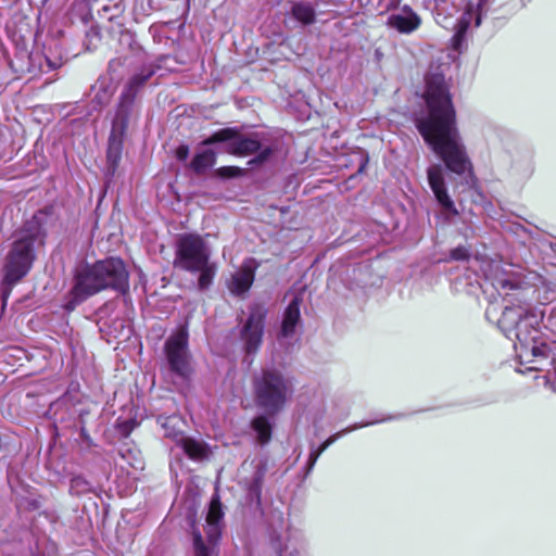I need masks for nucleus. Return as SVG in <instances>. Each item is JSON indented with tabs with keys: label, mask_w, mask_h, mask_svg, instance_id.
Segmentation results:
<instances>
[{
	"label": "nucleus",
	"mask_w": 556,
	"mask_h": 556,
	"mask_svg": "<svg viewBox=\"0 0 556 556\" xmlns=\"http://www.w3.org/2000/svg\"><path fill=\"white\" fill-rule=\"evenodd\" d=\"M267 313V308L258 303L249 308V316L240 330L243 350L249 355L256 354L262 346Z\"/></svg>",
	"instance_id": "nucleus-8"
},
{
	"label": "nucleus",
	"mask_w": 556,
	"mask_h": 556,
	"mask_svg": "<svg viewBox=\"0 0 556 556\" xmlns=\"http://www.w3.org/2000/svg\"><path fill=\"white\" fill-rule=\"evenodd\" d=\"M402 11L405 13V15H410V14H417L409 5L405 4L403 8H402Z\"/></svg>",
	"instance_id": "nucleus-36"
},
{
	"label": "nucleus",
	"mask_w": 556,
	"mask_h": 556,
	"mask_svg": "<svg viewBox=\"0 0 556 556\" xmlns=\"http://www.w3.org/2000/svg\"><path fill=\"white\" fill-rule=\"evenodd\" d=\"M102 10H103V11H108V10H109V8H108L106 5H103Z\"/></svg>",
	"instance_id": "nucleus-39"
},
{
	"label": "nucleus",
	"mask_w": 556,
	"mask_h": 556,
	"mask_svg": "<svg viewBox=\"0 0 556 556\" xmlns=\"http://www.w3.org/2000/svg\"><path fill=\"white\" fill-rule=\"evenodd\" d=\"M275 149L271 147H265L263 148L261 146V150H258L255 155V157L251 159L248 164L250 166L261 165L264 164L269 160V157L274 154Z\"/></svg>",
	"instance_id": "nucleus-29"
},
{
	"label": "nucleus",
	"mask_w": 556,
	"mask_h": 556,
	"mask_svg": "<svg viewBox=\"0 0 556 556\" xmlns=\"http://www.w3.org/2000/svg\"><path fill=\"white\" fill-rule=\"evenodd\" d=\"M216 175L220 178H235L244 175V169L238 166H222L216 169Z\"/></svg>",
	"instance_id": "nucleus-31"
},
{
	"label": "nucleus",
	"mask_w": 556,
	"mask_h": 556,
	"mask_svg": "<svg viewBox=\"0 0 556 556\" xmlns=\"http://www.w3.org/2000/svg\"><path fill=\"white\" fill-rule=\"evenodd\" d=\"M301 304L302 296L298 294L294 295L286 307L279 331L281 338H290L295 333L296 326L301 320Z\"/></svg>",
	"instance_id": "nucleus-14"
},
{
	"label": "nucleus",
	"mask_w": 556,
	"mask_h": 556,
	"mask_svg": "<svg viewBox=\"0 0 556 556\" xmlns=\"http://www.w3.org/2000/svg\"><path fill=\"white\" fill-rule=\"evenodd\" d=\"M254 269L243 266L233 277L231 281V292L241 295L250 290L254 281Z\"/></svg>",
	"instance_id": "nucleus-18"
},
{
	"label": "nucleus",
	"mask_w": 556,
	"mask_h": 556,
	"mask_svg": "<svg viewBox=\"0 0 556 556\" xmlns=\"http://www.w3.org/2000/svg\"><path fill=\"white\" fill-rule=\"evenodd\" d=\"M173 265L191 274L199 273L198 288L201 291L207 290L216 276V266L210 262L206 243L198 233L178 237Z\"/></svg>",
	"instance_id": "nucleus-3"
},
{
	"label": "nucleus",
	"mask_w": 556,
	"mask_h": 556,
	"mask_svg": "<svg viewBox=\"0 0 556 556\" xmlns=\"http://www.w3.org/2000/svg\"><path fill=\"white\" fill-rule=\"evenodd\" d=\"M157 422L164 429V435L169 438L177 443L185 437L182 429L179 427L180 418L176 415L172 416H160Z\"/></svg>",
	"instance_id": "nucleus-21"
},
{
	"label": "nucleus",
	"mask_w": 556,
	"mask_h": 556,
	"mask_svg": "<svg viewBox=\"0 0 556 556\" xmlns=\"http://www.w3.org/2000/svg\"><path fill=\"white\" fill-rule=\"evenodd\" d=\"M424 100L426 115L415 119L416 129L446 169L458 176L468 174V184L475 187L478 179L465 147L458 142L457 113L443 76L427 80Z\"/></svg>",
	"instance_id": "nucleus-1"
},
{
	"label": "nucleus",
	"mask_w": 556,
	"mask_h": 556,
	"mask_svg": "<svg viewBox=\"0 0 556 556\" xmlns=\"http://www.w3.org/2000/svg\"><path fill=\"white\" fill-rule=\"evenodd\" d=\"M220 142H227L226 152L235 156H248L261 150V141L256 134L244 136L237 127L218 129L202 140L200 146H213Z\"/></svg>",
	"instance_id": "nucleus-6"
},
{
	"label": "nucleus",
	"mask_w": 556,
	"mask_h": 556,
	"mask_svg": "<svg viewBox=\"0 0 556 556\" xmlns=\"http://www.w3.org/2000/svg\"><path fill=\"white\" fill-rule=\"evenodd\" d=\"M523 350V353L521 355L522 356H526L528 357V353L530 352V354L532 355V359H529L528 362L531 363L532 365L529 367L530 370H542V366H541V363L543 361H546L548 357H549V354H551V348L548 344L542 342L540 343L539 345L536 344V340H534V342H531L529 345H528V349H522Z\"/></svg>",
	"instance_id": "nucleus-17"
},
{
	"label": "nucleus",
	"mask_w": 556,
	"mask_h": 556,
	"mask_svg": "<svg viewBox=\"0 0 556 556\" xmlns=\"http://www.w3.org/2000/svg\"><path fill=\"white\" fill-rule=\"evenodd\" d=\"M486 279L505 303L497 320L498 329L510 341L518 342L521 349H528L539 336V316L526 301L525 288L513 273H505L500 265L491 266Z\"/></svg>",
	"instance_id": "nucleus-2"
},
{
	"label": "nucleus",
	"mask_w": 556,
	"mask_h": 556,
	"mask_svg": "<svg viewBox=\"0 0 556 556\" xmlns=\"http://www.w3.org/2000/svg\"><path fill=\"white\" fill-rule=\"evenodd\" d=\"M135 100V98H130L127 94L121 93L112 126L127 130Z\"/></svg>",
	"instance_id": "nucleus-16"
},
{
	"label": "nucleus",
	"mask_w": 556,
	"mask_h": 556,
	"mask_svg": "<svg viewBox=\"0 0 556 556\" xmlns=\"http://www.w3.org/2000/svg\"><path fill=\"white\" fill-rule=\"evenodd\" d=\"M165 355L169 369L180 378L190 379L193 368L188 352V333L186 330H179L170 336L164 346Z\"/></svg>",
	"instance_id": "nucleus-7"
},
{
	"label": "nucleus",
	"mask_w": 556,
	"mask_h": 556,
	"mask_svg": "<svg viewBox=\"0 0 556 556\" xmlns=\"http://www.w3.org/2000/svg\"><path fill=\"white\" fill-rule=\"evenodd\" d=\"M155 71L151 67L143 68L140 73L134 75L128 83L125 85L122 93L129 96L130 98H137L139 90L146 85V83L154 75Z\"/></svg>",
	"instance_id": "nucleus-20"
},
{
	"label": "nucleus",
	"mask_w": 556,
	"mask_h": 556,
	"mask_svg": "<svg viewBox=\"0 0 556 556\" xmlns=\"http://www.w3.org/2000/svg\"><path fill=\"white\" fill-rule=\"evenodd\" d=\"M90 491L89 481L81 475L74 476L70 481V493L72 495L80 496Z\"/></svg>",
	"instance_id": "nucleus-26"
},
{
	"label": "nucleus",
	"mask_w": 556,
	"mask_h": 556,
	"mask_svg": "<svg viewBox=\"0 0 556 556\" xmlns=\"http://www.w3.org/2000/svg\"><path fill=\"white\" fill-rule=\"evenodd\" d=\"M17 283H10L7 281L5 276H3L1 281V300H2V306L4 307L7 305L8 299L10 298L13 288Z\"/></svg>",
	"instance_id": "nucleus-33"
},
{
	"label": "nucleus",
	"mask_w": 556,
	"mask_h": 556,
	"mask_svg": "<svg viewBox=\"0 0 556 556\" xmlns=\"http://www.w3.org/2000/svg\"><path fill=\"white\" fill-rule=\"evenodd\" d=\"M420 25L421 18L418 14H391L387 20V26L397 30L400 34H410L417 30Z\"/></svg>",
	"instance_id": "nucleus-15"
},
{
	"label": "nucleus",
	"mask_w": 556,
	"mask_h": 556,
	"mask_svg": "<svg viewBox=\"0 0 556 556\" xmlns=\"http://www.w3.org/2000/svg\"><path fill=\"white\" fill-rule=\"evenodd\" d=\"M469 258L470 251L464 245H458L450 251L448 260L451 261H469Z\"/></svg>",
	"instance_id": "nucleus-32"
},
{
	"label": "nucleus",
	"mask_w": 556,
	"mask_h": 556,
	"mask_svg": "<svg viewBox=\"0 0 556 556\" xmlns=\"http://www.w3.org/2000/svg\"><path fill=\"white\" fill-rule=\"evenodd\" d=\"M178 444L191 459H200L205 456L204 446L192 438L184 437Z\"/></svg>",
	"instance_id": "nucleus-24"
},
{
	"label": "nucleus",
	"mask_w": 556,
	"mask_h": 556,
	"mask_svg": "<svg viewBox=\"0 0 556 556\" xmlns=\"http://www.w3.org/2000/svg\"><path fill=\"white\" fill-rule=\"evenodd\" d=\"M194 556H212V549L204 543L200 530L195 529L192 532Z\"/></svg>",
	"instance_id": "nucleus-27"
},
{
	"label": "nucleus",
	"mask_w": 556,
	"mask_h": 556,
	"mask_svg": "<svg viewBox=\"0 0 556 556\" xmlns=\"http://www.w3.org/2000/svg\"><path fill=\"white\" fill-rule=\"evenodd\" d=\"M54 213L55 210L52 204L46 205L42 208L38 210L31 216V218L24 224V230L27 232V236H25L24 238L33 239V244H35L37 239L45 238V228L53 218Z\"/></svg>",
	"instance_id": "nucleus-12"
},
{
	"label": "nucleus",
	"mask_w": 556,
	"mask_h": 556,
	"mask_svg": "<svg viewBox=\"0 0 556 556\" xmlns=\"http://www.w3.org/2000/svg\"><path fill=\"white\" fill-rule=\"evenodd\" d=\"M100 274L98 261L93 264L86 263L76 268L74 285L71 290L74 302L81 303L104 290Z\"/></svg>",
	"instance_id": "nucleus-9"
},
{
	"label": "nucleus",
	"mask_w": 556,
	"mask_h": 556,
	"mask_svg": "<svg viewBox=\"0 0 556 556\" xmlns=\"http://www.w3.org/2000/svg\"><path fill=\"white\" fill-rule=\"evenodd\" d=\"M254 400L257 407L268 415H276L286 405L291 392V383L276 368H264L252 381Z\"/></svg>",
	"instance_id": "nucleus-4"
},
{
	"label": "nucleus",
	"mask_w": 556,
	"mask_h": 556,
	"mask_svg": "<svg viewBox=\"0 0 556 556\" xmlns=\"http://www.w3.org/2000/svg\"><path fill=\"white\" fill-rule=\"evenodd\" d=\"M126 131L127 130L119 129L116 126H112L111 128L108 141L106 161L112 174L116 172L122 160Z\"/></svg>",
	"instance_id": "nucleus-13"
},
{
	"label": "nucleus",
	"mask_w": 556,
	"mask_h": 556,
	"mask_svg": "<svg viewBox=\"0 0 556 556\" xmlns=\"http://www.w3.org/2000/svg\"><path fill=\"white\" fill-rule=\"evenodd\" d=\"M466 30H467V25H463L462 28L456 31V34L453 37L455 47L458 46L463 41Z\"/></svg>",
	"instance_id": "nucleus-35"
},
{
	"label": "nucleus",
	"mask_w": 556,
	"mask_h": 556,
	"mask_svg": "<svg viewBox=\"0 0 556 556\" xmlns=\"http://www.w3.org/2000/svg\"><path fill=\"white\" fill-rule=\"evenodd\" d=\"M401 3V0H391V4L389 5V9L390 8H397Z\"/></svg>",
	"instance_id": "nucleus-38"
},
{
	"label": "nucleus",
	"mask_w": 556,
	"mask_h": 556,
	"mask_svg": "<svg viewBox=\"0 0 556 556\" xmlns=\"http://www.w3.org/2000/svg\"><path fill=\"white\" fill-rule=\"evenodd\" d=\"M103 288L125 293L129 288V274L126 265L119 257H106L98 261Z\"/></svg>",
	"instance_id": "nucleus-10"
},
{
	"label": "nucleus",
	"mask_w": 556,
	"mask_h": 556,
	"mask_svg": "<svg viewBox=\"0 0 556 556\" xmlns=\"http://www.w3.org/2000/svg\"><path fill=\"white\" fill-rule=\"evenodd\" d=\"M223 504L218 495H214L210 502L208 511L206 515L207 525H223L224 520Z\"/></svg>",
	"instance_id": "nucleus-25"
},
{
	"label": "nucleus",
	"mask_w": 556,
	"mask_h": 556,
	"mask_svg": "<svg viewBox=\"0 0 556 556\" xmlns=\"http://www.w3.org/2000/svg\"><path fill=\"white\" fill-rule=\"evenodd\" d=\"M223 525H207L205 529L206 539L212 547H215L222 536Z\"/></svg>",
	"instance_id": "nucleus-30"
},
{
	"label": "nucleus",
	"mask_w": 556,
	"mask_h": 556,
	"mask_svg": "<svg viewBox=\"0 0 556 556\" xmlns=\"http://www.w3.org/2000/svg\"><path fill=\"white\" fill-rule=\"evenodd\" d=\"M292 16L303 25H311L315 23L316 11L314 7L308 2H296L291 8Z\"/></svg>",
	"instance_id": "nucleus-23"
},
{
	"label": "nucleus",
	"mask_w": 556,
	"mask_h": 556,
	"mask_svg": "<svg viewBox=\"0 0 556 556\" xmlns=\"http://www.w3.org/2000/svg\"><path fill=\"white\" fill-rule=\"evenodd\" d=\"M251 428L256 432V439L261 445L269 443L273 435V426L266 416L254 417L251 421Z\"/></svg>",
	"instance_id": "nucleus-22"
},
{
	"label": "nucleus",
	"mask_w": 556,
	"mask_h": 556,
	"mask_svg": "<svg viewBox=\"0 0 556 556\" xmlns=\"http://www.w3.org/2000/svg\"><path fill=\"white\" fill-rule=\"evenodd\" d=\"M35 260L33 239L21 238L15 240L4 260L3 276H5L7 281L20 283L30 271Z\"/></svg>",
	"instance_id": "nucleus-5"
},
{
	"label": "nucleus",
	"mask_w": 556,
	"mask_h": 556,
	"mask_svg": "<svg viewBox=\"0 0 556 556\" xmlns=\"http://www.w3.org/2000/svg\"><path fill=\"white\" fill-rule=\"evenodd\" d=\"M401 3V0H391V4L389 5V9L390 8H397Z\"/></svg>",
	"instance_id": "nucleus-37"
},
{
	"label": "nucleus",
	"mask_w": 556,
	"mask_h": 556,
	"mask_svg": "<svg viewBox=\"0 0 556 556\" xmlns=\"http://www.w3.org/2000/svg\"><path fill=\"white\" fill-rule=\"evenodd\" d=\"M342 432H338L336 434L330 435L326 441H324L320 446L316 450L311 452L308 457V465L309 467H313L316 463L317 458L320 456V454L326 451L331 444H333L338 438L340 437Z\"/></svg>",
	"instance_id": "nucleus-28"
},
{
	"label": "nucleus",
	"mask_w": 556,
	"mask_h": 556,
	"mask_svg": "<svg viewBox=\"0 0 556 556\" xmlns=\"http://www.w3.org/2000/svg\"><path fill=\"white\" fill-rule=\"evenodd\" d=\"M189 147L187 144H180L175 150V157L180 161L185 162L189 156Z\"/></svg>",
	"instance_id": "nucleus-34"
},
{
	"label": "nucleus",
	"mask_w": 556,
	"mask_h": 556,
	"mask_svg": "<svg viewBox=\"0 0 556 556\" xmlns=\"http://www.w3.org/2000/svg\"><path fill=\"white\" fill-rule=\"evenodd\" d=\"M216 163V153L212 149H206L194 154L189 168L197 175L204 174L208 168L213 167Z\"/></svg>",
	"instance_id": "nucleus-19"
},
{
	"label": "nucleus",
	"mask_w": 556,
	"mask_h": 556,
	"mask_svg": "<svg viewBox=\"0 0 556 556\" xmlns=\"http://www.w3.org/2000/svg\"><path fill=\"white\" fill-rule=\"evenodd\" d=\"M427 177L434 198L441 207L453 215H458V211L447 193L441 165L437 164L429 166L427 169Z\"/></svg>",
	"instance_id": "nucleus-11"
}]
</instances>
